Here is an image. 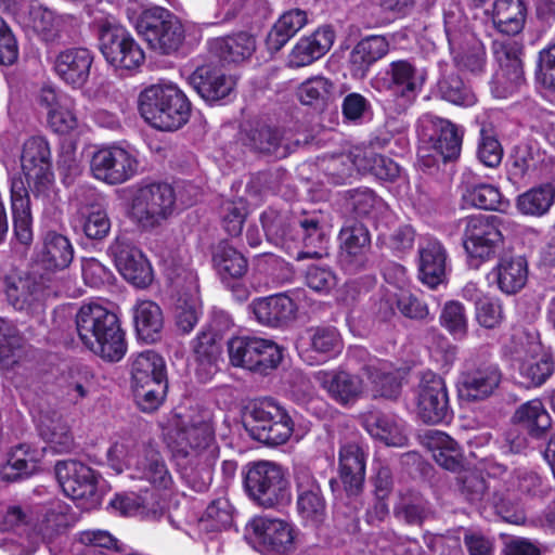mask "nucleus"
<instances>
[{"label":"nucleus","mask_w":555,"mask_h":555,"mask_svg":"<svg viewBox=\"0 0 555 555\" xmlns=\"http://www.w3.org/2000/svg\"><path fill=\"white\" fill-rule=\"evenodd\" d=\"M167 444L185 483L196 492L206 491L219 459L212 427L208 423L178 426L168 431Z\"/></svg>","instance_id":"f257e3e1"},{"label":"nucleus","mask_w":555,"mask_h":555,"mask_svg":"<svg viewBox=\"0 0 555 555\" xmlns=\"http://www.w3.org/2000/svg\"><path fill=\"white\" fill-rule=\"evenodd\" d=\"M260 221L267 240L296 260L319 258L326 249V234L318 216H294L268 208Z\"/></svg>","instance_id":"f03ea898"},{"label":"nucleus","mask_w":555,"mask_h":555,"mask_svg":"<svg viewBox=\"0 0 555 555\" xmlns=\"http://www.w3.org/2000/svg\"><path fill=\"white\" fill-rule=\"evenodd\" d=\"M76 330L81 343L103 360L118 362L125 357V332L107 308L94 302L82 305L76 313Z\"/></svg>","instance_id":"7ed1b4c3"},{"label":"nucleus","mask_w":555,"mask_h":555,"mask_svg":"<svg viewBox=\"0 0 555 555\" xmlns=\"http://www.w3.org/2000/svg\"><path fill=\"white\" fill-rule=\"evenodd\" d=\"M109 465L132 479L146 481L156 491H170L173 478L159 450L151 441L126 440L115 443L107 453Z\"/></svg>","instance_id":"20e7f679"},{"label":"nucleus","mask_w":555,"mask_h":555,"mask_svg":"<svg viewBox=\"0 0 555 555\" xmlns=\"http://www.w3.org/2000/svg\"><path fill=\"white\" fill-rule=\"evenodd\" d=\"M141 116L152 127L176 131L185 125L191 115V103L173 85H152L141 91L138 100Z\"/></svg>","instance_id":"39448f33"},{"label":"nucleus","mask_w":555,"mask_h":555,"mask_svg":"<svg viewBox=\"0 0 555 555\" xmlns=\"http://www.w3.org/2000/svg\"><path fill=\"white\" fill-rule=\"evenodd\" d=\"M21 166L35 199L40 201L44 208L52 206L57 192L51 169L50 146L43 137L34 135L23 143Z\"/></svg>","instance_id":"423d86ee"},{"label":"nucleus","mask_w":555,"mask_h":555,"mask_svg":"<svg viewBox=\"0 0 555 555\" xmlns=\"http://www.w3.org/2000/svg\"><path fill=\"white\" fill-rule=\"evenodd\" d=\"M421 157L440 156L443 162L460 156L463 140V130L448 119L431 113L423 114L416 125Z\"/></svg>","instance_id":"0eeeda50"},{"label":"nucleus","mask_w":555,"mask_h":555,"mask_svg":"<svg viewBox=\"0 0 555 555\" xmlns=\"http://www.w3.org/2000/svg\"><path fill=\"white\" fill-rule=\"evenodd\" d=\"M244 485L249 498L264 508L275 507L291 499L284 472L272 462L261 461L250 465Z\"/></svg>","instance_id":"6e6552de"},{"label":"nucleus","mask_w":555,"mask_h":555,"mask_svg":"<svg viewBox=\"0 0 555 555\" xmlns=\"http://www.w3.org/2000/svg\"><path fill=\"white\" fill-rule=\"evenodd\" d=\"M501 219L494 215H470L457 222L462 230L463 247L472 258L489 260L503 245Z\"/></svg>","instance_id":"1a4fd4ad"},{"label":"nucleus","mask_w":555,"mask_h":555,"mask_svg":"<svg viewBox=\"0 0 555 555\" xmlns=\"http://www.w3.org/2000/svg\"><path fill=\"white\" fill-rule=\"evenodd\" d=\"M228 353L233 366L267 374L282 360L281 348L271 339L253 335L232 337L228 341Z\"/></svg>","instance_id":"9d476101"},{"label":"nucleus","mask_w":555,"mask_h":555,"mask_svg":"<svg viewBox=\"0 0 555 555\" xmlns=\"http://www.w3.org/2000/svg\"><path fill=\"white\" fill-rule=\"evenodd\" d=\"M55 475L63 492L81 509H93L101 504L100 476L91 467L75 460L60 461Z\"/></svg>","instance_id":"9b49d317"},{"label":"nucleus","mask_w":555,"mask_h":555,"mask_svg":"<svg viewBox=\"0 0 555 555\" xmlns=\"http://www.w3.org/2000/svg\"><path fill=\"white\" fill-rule=\"evenodd\" d=\"M176 194L168 183L153 182L140 185L130 206L131 217L143 228L160 224L173 212Z\"/></svg>","instance_id":"f8f14e48"},{"label":"nucleus","mask_w":555,"mask_h":555,"mask_svg":"<svg viewBox=\"0 0 555 555\" xmlns=\"http://www.w3.org/2000/svg\"><path fill=\"white\" fill-rule=\"evenodd\" d=\"M253 437L268 446L284 444L294 431L288 412L272 398L256 401L248 413Z\"/></svg>","instance_id":"ddd939ff"},{"label":"nucleus","mask_w":555,"mask_h":555,"mask_svg":"<svg viewBox=\"0 0 555 555\" xmlns=\"http://www.w3.org/2000/svg\"><path fill=\"white\" fill-rule=\"evenodd\" d=\"M139 164L134 151L112 144L93 153L90 170L96 180L109 185H117L137 176Z\"/></svg>","instance_id":"4468645a"},{"label":"nucleus","mask_w":555,"mask_h":555,"mask_svg":"<svg viewBox=\"0 0 555 555\" xmlns=\"http://www.w3.org/2000/svg\"><path fill=\"white\" fill-rule=\"evenodd\" d=\"M502 380L498 363L477 356L468 358L457 382L459 395L467 401H479L490 397Z\"/></svg>","instance_id":"2eb2a0df"},{"label":"nucleus","mask_w":555,"mask_h":555,"mask_svg":"<svg viewBox=\"0 0 555 555\" xmlns=\"http://www.w3.org/2000/svg\"><path fill=\"white\" fill-rule=\"evenodd\" d=\"M107 251L125 280L138 287H146L151 284L152 267L143 253L128 237L117 236Z\"/></svg>","instance_id":"dca6fc26"},{"label":"nucleus","mask_w":555,"mask_h":555,"mask_svg":"<svg viewBox=\"0 0 555 555\" xmlns=\"http://www.w3.org/2000/svg\"><path fill=\"white\" fill-rule=\"evenodd\" d=\"M171 288L176 326L181 333L188 334L199 318L197 279L193 272H186L183 278L177 276L171 281Z\"/></svg>","instance_id":"f3484780"},{"label":"nucleus","mask_w":555,"mask_h":555,"mask_svg":"<svg viewBox=\"0 0 555 555\" xmlns=\"http://www.w3.org/2000/svg\"><path fill=\"white\" fill-rule=\"evenodd\" d=\"M218 319L224 322L225 327L231 325L229 315L220 313L214 319L210 327L199 332L192 341L196 363L195 374L203 383L211 379L219 369L218 363L221 357V346L218 341L219 335L216 325Z\"/></svg>","instance_id":"a211bd4d"},{"label":"nucleus","mask_w":555,"mask_h":555,"mask_svg":"<svg viewBox=\"0 0 555 555\" xmlns=\"http://www.w3.org/2000/svg\"><path fill=\"white\" fill-rule=\"evenodd\" d=\"M417 406L425 423L436 424L449 416L450 404L444 380L431 371L421 375Z\"/></svg>","instance_id":"6ab92c4d"},{"label":"nucleus","mask_w":555,"mask_h":555,"mask_svg":"<svg viewBox=\"0 0 555 555\" xmlns=\"http://www.w3.org/2000/svg\"><path fill=\"white\" fill-rule=\"evenodd\" d=\"M294 476L298 513L307 524L319 526L326 517V503L320 485L306 466H297Z\"/></svg>","instance_id":"aec40b11"},{"label":"nucleus","mask_w":555,"mask_h":555,"mask_svg":"<svg viewBox=\"0 0 555 555\" xmlns=\"http://www.w3.org/2000/svg\"><path fill=\"white\" fill-rule=\"evenodd\" d=\"M387 76L385 87L393 98V111L402 114L415 101L423 81L415 67L406 61L392 62Z\"/></svg>","instance_id":"412c9836"},{"label":"nucleus","mask_w":555,"mask_h":555,"mask_svg":"<svg viewBox=\"0 0 555 555\" xmlns=\"http://www.w3.org/2000/svg\"><path fill=\"white\" fill-rule=\"evenodd\" d=\"M314 378L327 396L341 406L353 405L364 392L362 378L340 367L320 370Z\"/></svg>","instance_id":"4be33fe9"},{"label":"nucleus","mask_w":555,"mask_h":555,"mask_svg":"<svg viewBox=\"0 0 555 555\" xmlns=\"http://www.w3.org/2000/svg\"><path fill=\"white\" fill-rule=\"evenodd\" d=\"M37 430L46 443L43 450L64 454L74 449L72 427L62 411L52 408L40 410L37 416Z\"/></svg>","instance_id":"5701e85b"},{"label":"nucleus","mask_w":555,"mask_h":555,"mask_svg":"<svg viewBox=\"0 0 555 555\" xmlns=\"http://www.w3.org/2000/svg\"><path fill=\"white\" fill-rule=\"evenodd\" d=\"M341 267L349 273H357L367 263L371 247L369 230L359 222L345 225L338 235Z\"/></svg>","instance_id":"b1692460"},{"label":"nucleus","mask_w":555,"mask_h":555,"mask_svg":"<svg viewBox=\"0 0 555 555\" xmlns=\"http://www.w3.org/2000/svg\"><path fill=\"white\" fill-rule=\"evenodd\" d=\"M346 168L340 177H353L358 173H370L379 180H395L400 173V167L392 159L374 152L372 147L354 146L346 158Z\"/></svg>","instance_id":"393cba45"},{"label":"nucleus","mask_w":555,"mask_h":555,"mask_svg":"<svg viewBox=\"0 0 555 555\" xmlns=\"http://www.w3.org/2000/svg\"><path fill=\"white\" fill-rule=\"evenodd\" d=\"M168 491H149L116 495L112 506L125 516L158 520L166 513L165 496Z\"/></svg>","instance_id":"a878e982"},{"label":"nucleus","mask_w":555,"mask_h":555,"mask_svg":"<svg viewBox=\"0 0 555 555\" xmlns=\"http://www.w3.org/2000/svg\"><path fill=\"white\" fill-rule=\"evenodd\" d=\"M249 309L258 323L275 328L295 319L297 306L289 296L280 293L254 299Z\"/></svg>","instance_id":"bb28decb"},{"label":"nucleus","mask_w":555,"mask_h":555,"mask_svg":"<svg viewBox=\"0 0 555 555\" xmlns=\"http://www.w3.org/2000/svg\"><path fill=\"white\" fill-rule=\"evenodd\" d=\"M190 85L206 101L217 102L231 94L235 80L217 66H198L189 77Z\"/></svg>","instance_id":"cd10ccee"},{"label":"nucleus","mask_w":555,"mask_h":555,"mask_svg":"<svg viewBox=\"0 0 555 555\" xmlns=\"http://www.w3.org/2000/svg\"><path fill=\"white\" fill-rule=\"evenodd\" d=\"M3 283L8 302L20 311L28 310L41 299L44 292L43 278L37 274H8Z\"/></svg>","instance_id":"c85d7f7f"},{"label":"nucleus","mask_w":555,"mask_h":555,"mask_svg":"<svg viewBox=\"0 0 555 555\" xmlns=\"http://www.w3.org/2000/svg\"><path fill=\"white\" fill-rule=\"evenodd\" d=\"M366 451L358 442H346L338 452L339 473L345 490L357 495L363 487L366 467Z\"/></svg>","instance_id":"c756f323"},{"label":"nucleus","mask_w":555,"mask_h":555,"mask_svg":"<svg viewBox=\"0 0 555 555\" xmlns=\"http://www.w3.org/2000/svg\"><path fill=\"white\" fill-rule=\"evenodd\" d=\"M93 56L88 49L72 48L62 51L55 59L56 75L73 88H81L88 81Z\"/></svg>","instance_id":"7c9ffc66"},{"label":"nucleus","mask_w":555,"mask_h":555,"mask_svg":"<svg viewBox=\"0 0 555 555\" xmlns=\"http://www.w3.org/2000/svg\"><path fill=\"white\" fill-rule=\"evenodd\" d=\"M101 38V52L107 63L116 69L134 70L144 62V51L132 37Z\"/></svg>","instance_id":"2f4dec72"},{"label":"nucleus","mask_w":555,"mask_h":555,"mask_svg":"<svg viewBox=\"0 0 555 555\" xmlns=\"http://www.w3.org/2000/svg\"><path fill=\"white\" fill-rule=\"evenodd\" d=\"M363 372L375 396L386 399L398 398L403 377L401 370L389 361L374 359L363 366Z\"/></svg>","instance_id":"473e14b6"},{"label":"nucleus","mask_w":555,"mask_h":555,"mask_svg":"<svg viewBox=\"0 0 555 555\" xmlns=\"http://www.w3.org/2000/svg\"><path fill=\"white\" fill-rule=\"evenodd\" d=\"M250 525L263 544L273 552L285 554L294 548L295 531L287 521L258 517Z\"/></svg>","instance_id":"72a5a7b5"},{"label":"nucleus","mask_w":555,"mask_h":555,"mask_svg":"<svg viewBox=\"0 0 555 555\" xmlns=\"http://www.w3.org/2000/svg\"><path fill=\"white\" fill-rule=\"evenodd\" d=\"M455 65L473 75L485 72L486 51L478 37H447Z\"/></svg>","instance_id":"f704fd0d"},{"label":"nucleus","mask_w":555,"mask_h":555,"mask_svg":"<svg viewBox=\"0 0 555 555\" xmlns=\"http://www.w3.org/2000/svg\"><path fill=\"white\" fill-rule=\"evenodd\" d=\"M285 131L268 125H257L247 133L246 144L258 153L285 158L292 152V142Z\"/></svg>","instance_id":"c9c22d12"},{"label":"nucleus","mask_w":555,"mask_h":555,"mask_svg":"<svg viewBox=\"0 0 555 555\" xmlns=\"http://www.w3.org/2000/svg\"><path fill=\"white\" fill-rule=\"evenodd\" d=\"M393 304L400 313L411 320L428 322L434 320L428 305L417 295L401 289L398 294L388 295L379 302V314L383 319H389L395 314Z\"/></svg>","instance_id":"e433bc0d"},{"label":"nucleus","mask_w":555,"mask_h":555,"mask_svg":"<svg viewBox=\"0 0 555 555\" xmlns=\"http://www.w3.org/2000/svg\"><path fill=\"white\" fill-rule=\"evenodd\" d=\"M447 250L437 240H428L420 249V279L430 288L444 282Z\"/></svg>","instance_id":"4c0bfd02"},{"label":"nucleus","mask_w":555,"mask_h":555,"mask_svg":"<svg viewBox=\"0 0 555 555\" xmlns=\"http://www.w3.org/2000/svg\"><path fill=\"white\" fill-rule=\"evenodd\" d=\"M10 192L14 234L22 244H29L33 240L30 202L23 180L12 179Z\"/></svg>","instance_id":"58836bf2"},{"label":"nucleus","mask_w":555,"mask_h":555,"mask_svg":"<svg viewBox=\"0 0 555 555\" xmlns=\"http://www.w3.org/2000/svg\"><path fill=\"white\" fill-rule=\"evenodd\" d=\"M489 278L496 283L501 292L515 294L520 291L528 279V264L522 257L501 258L492 269Z\"/></svg>","instance_id":"ea45409f"},{"label":"nucleus","mask_w":555,"mask_h":555,"mask_svg":"<svg viewBox=\"0 0 555 555\" xmlns=\"http://www.w3.org/2000/svg\"><path fill=\"white\" fill-rule=\"evenodd\" d=\"M388 50L386 37H363L350 54L351 76L357 79L364 78L370 66L385 56Z\"/></svg>","instance_id":"a19ab883"},{"label":"nucleus","mask_w":555,"mask_h":555,"mask_svg":"<svg viewBox=\"0 0 555 555\" xmlns=\"http://www.w3.org/2000/svg\"><path fill=\"white\" fill-rule=\"evenodd\" d=\"M158 382L167 383L164 359L154 351L138 354L131 363V387L149 386Z\"/></svg>","instance_id":"79ce46f5"},{"label":"nucleus","mask_w":555,"mask_h":555,"mask_svg":"<svg viewBox=\"0 0 555 555\" xmlns=\"http://www.w3.org/2000/svg\"><path fill=\"white\" fill-rule=\"evenodd\" d=\"M158 382L167 383L164 359L154 351L138 354L131 363V387L149 386Z\"/></svg>","instance_id":"37998d69"},{"label":"nucleus","mask_w":555,"mask_h":555,"mask_svg":"<svg viewBox=\"0 0 555 555\" xmlns=\"http://www.w3.org/2000/svg\"><path fill=\"white\" fill-rule=\"evenodd\" d=\"M527 9L522 0H495L493 23L502 35H519L524 28Z\"/></svg>","instance_id":"c03bdc74"},{"label":"nucleus","mask_w":555,"mask_h":555,"mask_svg":"<svg viewBox=\"0 0 555 555\" xmlns=\"http://www.w3.org/2000/svg\"><path fill=\"white\" fill-rule=\"evenodd\" d=\"M255 37H214L208 46L212 54L225 63H240L256 51Z\"/></svg>","instance_id":"a18cd8bd"},{"label":"nucleus","mask_w":555,"mask_h":555,"mask_svg":"<svg viewBox=\"0 0 555 555\" xmlns=\"http://www.w3.org/2000/svg\"><path fill=\"white\" fill-rule=\"evenodd\" d=\"M133 321L138 336L145 341H155L164 326L159 306L151 300H142L133 310Z\"/></svg>","instance_id":"49530a36"},{"label":"nucleus","mask_w":555,"mask_h":555,"mask_svg":"<svg viewBox=\"0 0 555 555\" xmlns=\"http://www.w3.org/2000/svg\"><path fill=\"white\" fill-rule=\"evenodd\" d=\"M40 257L49 269H65L73 261L74 248L66 236L51 231L43 238Z\"/></svg>","instance_id":"de8ad7c7"},{"label":"nucleus","mask_w":555,"mask_h":555,"mask_svg":"<svg viewBox=\"0 0 555 555\" xmlns=\"http://www.w3.org/2000/svg\"><path fill=\"white\" fill-rule=\"evenodd\" d=\"M180 27L178 20L159 7L145 10L135 23L138 35H178Z\"/></svg>","instance_id":"09e8293b"},{"label":"nucleus","mask_w":555,"mask_h":555,"mask_svg":"<svg viewBox=\"0 0 555 555\" xmlns=\"http://www.w3.org/2000/svg\"><path fill=\"white\" fill-rule=\"evenodd\" d=\"M428 438L433 456L438 465L452 472L461 467L462 452L453 438L439 430H429Z\"/></svg>","instance_id":"8fccbe9b"},{"label":"nucleus","mask_w":555,"mask_h":555,"mask_svg":"<svg viewBox=\"0 0 555 555\" xmlns=\"http://www.w3.org/2000/svg\"><path fill=\"white\" fill-rule=\"evenodd\" d=\"M513 420L528 429L533 437H541L551 427L552 421L543 403L529 400L517 408Z\"/></svg>","instance_id":"3c124183"},{"label":"nucleus","mask_w":555,"mask_h":555,"mask_svg":"<svg viewBox=\"0 0 555 555\" xmlns=\"http://www.w3.org/2000/svg\"><path fill=\"white\" fill-rule=\"evenodd\" d=\"M332 44V37H301L293 48L288 63L296 68L310 65L323 56Z\"/></svg>","instance_id":"603ef678"},{"label":"nucleus","mask_w":555,"mask_h":555,"mask_svg":"<svg viewBox=\"0 0 555 555\" xmlns=\"http://www.w3.org/2000/svg\"><path fill=\"white\" fill-rule=\"evenodd\" d=\"M555 202V186L552 183L541 184L517 197V208L524 215L542 216Z\"/></svg>","instance_id":"864d4df0"},{"label":"nucleus","mask_w":555,"mask_h":555,"mask_svg":"<svg viewBox=\"0 0 555 555\" xmlns=\"http://www.w3.org/2000/svg\"><path fill=\"white\" fill-rule=\"evenodd\" d=\"M79 227L90 240L101 241L111 230V220L101 204L94 203L80 209Z\"/></svg>","instance_id":"5fc2aeb1"},{"label":"nucleus","mask_w":555,"mask_h":555,"mask_svg":"<svg viewBox=\"0 0 555 555\" xmlns=\"http://www.w3.org/2000/svg\"><path fill=\"white\" fill-rule=\"evenodd\" d=\"M70 506L61 500L51 501L42 513L38 531L44 539H52L67 528L72 521Z\"/></svg>","instance_id":"6e6d98bb"},{"label":"nucleus","mask_w":555,"mask_h":555,"mask_svg":"<svg viewBox=\"0 0 555 555\" xmlns=\"http://www.w3.org/2000/svg\"><path fill=\"white\" fill-rule=\"evenodd\" d=\"M466 203L472 206L486 210H505L508 207V201L505 199L501 191L487 183L468 185L463 195Z\"/></svg>","instance_id":"4d7b16f0"},{"label":"nucleus","mask_w":555,"mask_h":555,"mask_svg":"<svg viewBox=\"0 0 555 555\" xmlns=\"http://www.w3.org/2000/svg\"><path fill=\"white\" fill-rule=\"evenodd\" d=\"M370 435L387 446L402 447L406 442L402 426L387 415H372L366 421Z\"/></svg>","instance_id":"13d9d810"},{"label":"nucleus","mask_w":555,"mask_h":555,"mask_svg":"<svg viewBox=\"0 0 555 555\" xmlns=\"http://www.w3.org/2000/svg\"><path fill=\"white\" fill-rule=\"evenodd\" d=\"M214 262L219 274L223 279L227 276L240 279L247 271L246 258L235 248L227 244L219 245L216 254L214 255Z\"/></svg>","instance_id":"bf43d9fd"},{"label":"nucleus","mask_w":555,"mask_h":555,"mask_svg":"<svg viewBox=\"0 0 555 555\" xmlns=\"http://www.w3.org/2000/svg\"><path fill=\"white\" fill-rule=\"evenodd\" d=\"M149 48L159 55L186 56L199 44L198 37H147Z\"/></svg>","instance_id":"052dcab7"},{"label":"nucleus","mask_w":555,"mask_h":555,"mask_svg":"<svg viewBox=\"0 0 555 555\" xmlns=\"http://www.w3.org/2000/svg\"><path fill=\"white\" fill-rule=\"evenodd\" d=\"M438 92L442 99L455 105L472 106L476 102L475 94L455 73L442 76L438 81Z\"/></svg>","instance_id":"680f3d73"},{"label":"nucleus","mask_w":555,"mask_h":555,"mask_svg":"<svg viewBox=\"0 0 555 555\" xmlns=\"http://www.w3.org/2000/svg\"><path fill=\"white\" fill-rule=\"evenodd\" d=\"M555 361L551 354L524 362L519 367L520 377L526 387L543 385L554 373Z\"/></svg>","instance_id":"e2e57ef3"},{"label":"nucleus","mask_w":555,"mask_h":555,"mask_svg":"<svg viewBox=\"0 0 555 555\" xmlns=\"http://www.w3.org/2000/svg\"><path fill=\"white\" fill-rule=\"evenodd\" d=\"M477 158L489 168L498 167L503 158V147L490 125H482L477 145Z\"/></svg>","instance_id":"0e129e2a"},{"label":"nucleus","mask_w":555,"mask_h":555,"mask_svg":"<svg viewBox=\"0 0 555 555\" xmlns=\"http://www.w3.org/2000/svg\"><path fill=\"white\" fill-rule=\"evenodd\" d=\"M522 67L500 66L491 82L492 94L498 99H507L524 83Z\"/></svg>","instance_id":"69168bd1"},{"label":"nucleus","mask_w":555,"mask_h":555,"mask_svg":"<svg viewBox=\"0 0 555 555\" xmlns=\"http://www.w3.org/2000/svg\"><path fill=\"white\" fill-rule=\"evenodd\" d=\"M311 349L318 353L335 357L343 350V340L333 326L311 327L307 331Z\"/></svg>","instance_id":"338daca9"},{"label":"nucleus","mask_w":555,"mask_h":555,"mask_svg":"<svg viewBox=\"0 0 555 555\" xmlns=\"http://www.w3.org/2000/svg\"><path fill=\"white\" fill-rule=\"evenodd\" d=\"M439 321L453 337L463 338L467 334L468 319L465 307L457 300L447 301L441 310Z\"/></svg>","instance_id":"774afa93"}]
</instances>
